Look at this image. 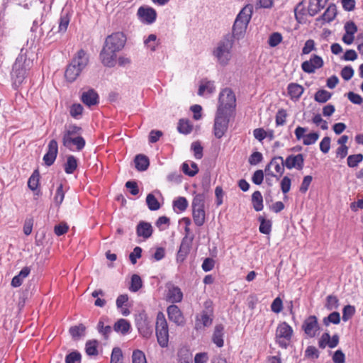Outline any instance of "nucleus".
Listing matches in <instances>:
<instances>
[{
  "mask_svg": "<svg viewBox=\"0 0 363 363\" xmlns=\"http://www.w3.org/2000/svg\"><path fill=\"white\" fill-rule=\"evenodd\" d=\"M26 52L27 50L22 48L13 65L11 79L13 86L16 89L23 82L27 77L28 72L33 65V61L27 57Z\"/></svg>",
  "mask_w": 363,
  "mask_h": 363,
  "instance_id": "obj_1",
  "label": "nucleus"
},
{
  "mask_svg": "<svg viewBox=\"0 0 363 363\" xmlns=\"http://www.w3.org/2000/svg\"><path fill=\"white\" fill-rule=\"evenodd\" d=\"M234 43L233 36L228 33L218 42L214 48L213 55L216 59V62L221 66L228 65L231 60Z\"/></svg>",
  "mask_w": 363,
  "mask_h": 363,
  "instance_id": "obj_2",
  "label": "nucleus"
},
{
  "mask_svg": "<svg viewBox=\"0 0 363 363\" xmlns=\"http://www.w3.org/2000/svg\"><path fill=\"white\" fill-rule=\"evenodd\" d=\"M82 130V128L76 125L66 126L62 135V145L71 151L83 150L86 142L81 136Z\"/></svg>",
  "mask_w": 363,
  "mask_h": 363,
  "instance_id": "obj_3",
  "label": "nucleus"
},
{
  "mask_svg": "<svg viewBox=\"0 0 363 363\" xmlns=\"http://www.w3.org/2000/svg\"><path fill=\"white\" fill-rule=\"evenodd\" d=\"M155 333L160 346L163 348L167 347L169 343V328L162 312H159L157 315Z\"/></svg>",
  "mask_w": 363,
  "mask_h": 363,
  "instance_id": "obj_4",
  "label": "nucleus"
},
{
  "mask_svg": "<svg viewBox=\"0 0 363 363\" xmlns=\"http://www.w3.org/2000/svg\"><path fill=\"white\" fill-rule=\"evenodd\" d=\"M231 115L227 112H223L220 108L217 109L213 125V134L216 138H221L227 132Z\"/></svg>",
  "mask_w": 363,
  "mask_h": 363,
  "instance_id": "obj_5",
  "label": "nucleus"
},
{
  "mask_svg": "<svg viewBox=\"0 0 363 363\" xmlns=\"http://www.w3.org/2000/svg\"><path fill=\"white\" fill-rule=\"evenodd\" d=\"M236 99L233 91L229 88L223 89L218 99V106L217 109H221L223 112L232 114L236 106Z\"/></svg>",
  "mask_w": 363,
  "mask_h": 363,
  "instance_id": "obj_6",
  "label": "nucleus"
},
{
  "mask_svg": "<svg viewBox=\"0 0 363 363\" xmlns=\"http://www.w3.org/2000/svg\"><path fill=\"white\" fill-rule=\"evenodd\" d=\"M292 328L286 322H282L278 325L276 333L275 341L279 346L283 349H286L291 342L293 335Z\"/></svg>",
  "mask_w": 363,
  "mask_h": 363,
  "instance_id": "obj_7",
  "label": "nucleus"
},
{
  "mask_svg": "<svg viewBox=\"0 0 363 363\" xmlns=\"http://www.w3.org/2000/svg\"><path fill=\"white\" fill-rule=\"evenodd\" d=\"M206 310L203 311L199 315L196 316L195 328L201 330L205 327L210 326L212 324L213 308L211 303H205Z\"/></svg>",
  "mask_w": 363,
  "mask_h": 363,
  "instance_id": "obj_8",
  "label": "nucleus"
},
{
  "mask_svg": "<svg viewBox=\"0 0 363 363\" xmlns=\"http://www.w3.org/2000/svg\"><path fill=\"white\" fill-rule=\"evenodd\" d=\"M125 41V35L121 32H116L107 36L104 45L118 52L123 48Z\"/></svg>",
  "mask_w": 363,
  "mask_h": 363,
  "instance_id": "obj_9",
  "label": "nucleus"
},
{
  "mask_svg": "<svg viewBox=\"0 0 363 363\" xmlns=\"http://www.w3.org/2000/svg\"><path fill=\"white\" fill-rule=\"evenodd\" d=\"M302 329L307 336L314 337L320 330L318 318L315 315H310L305 319Z\"/></svg>",
  "mask_w": 363,
  "mask_h": 363,
  "instance_id": "obj_10",
  "label": "nucleus"
},
{
  "mask_svg": "<svg viewBox=\"0 0 363 363\" xmlns=\"http://www.w3.org/2000/svg\"><path fill=\"white\" fill-rule=\"evenodd\" d=\"M117 52L104 45L99 57L101 63L107 67H113L116 64Z\"/></svg>",
  "mask_w": 363,
  "mask_h": 363,
  "instance_id": "obj_11",
  "label": "nucleus"
},
{
  "mask_svg": "<svg viewBox=\"0 0 363 363\" xmlns=\"http://www.w3.org/2000/svg\"><path fill=\"white\" fill-rule=\"evenodd\" d=\"M323 64V60L320 56L313 55L309 60L304 61L301 64V69L303 72L311 74L314 73L315 69L321 68Z\"/></svg>",
  "mask_w": 363,
  "mask_h": 363,
  "instance_id": "obj_12",
  "label": "nucleus"
},
{
  "mask_svg": "<svg viewBox=\"0 0 363 363\" xmlns=\"http://www.w3.org/2000/svg\"><path fill=\"white\" fill-rule=\"evenodd\" d=\"M306 131V128L298 126L294 131L296 139L299 140L303 138V143L305 145H310L315 143L319 138V134L317 133H311L305 135Z\"/></svg>",
  "mask_w": 363,
  "mask_h": 363,
  "instance_id": "obj_13",
  "label": "nucleus"
},
{
  "mask_svg": "<svg viewBox=\"0 0 363 363\" xmlns=\"http://www.w3.org/2000/svg\"><path fill=\"white\" fill-rule=\"evenodd\" d=\"M58 153V144L55 140H51L48 145V151L43 156V161L47 166H51L55 161Z\"/></svg>",
  "mask_w": 363,
  "mask_h": 363,
  "instance_id": "obj_14",
  "label": "nucleus"
},
{
  "mask_svg": "<svg viewBox=\"0 0 363 363\" xmlns=\"http://www.w3.org/2000/svg\"><path fill=\"white\" fill-rule=\"evenodd\" d=\"M283 164L289 169L295 168L301 170L304 166V157L302 154L290 155L286 158Z\"/></svg>",
  "mask_w": 363,
  "mask_h": 363,
  "instance_id": "obj_15",
  "label": "nucleus"
},
{
  "mask_svg": "<svg viewBox=\"0 0 363 363\" xmlns=\"http://www.w3.org/2000/svg\"><path fill=\"white\" fill-rule=\"evenodd\" d=\"M193 240V238H183L177 255V261L178 262H182L185 259L191 250Z\"/></svg>",
  "mask_w": 363,
  "mask_h": 363,
  "instance_id": "obj_16",
  "label": "nucleus"
},
{
  "mask_svg": "<svg viewBox=\"0 0 363 363\" xmlns=\"http://www.w3.org/2000/svg\"><path fill=\"white\" fill-rule=\"evenodd\" d=\"M169 319L177 325H184L185 320L179 308L174 305H170L167 309Z\"/></svg>",
  "mask_w": 363,
  "mask_h": 363,
  "instance_id": "obj_17",
  "label": "nucleus"
},
{
  "mask_svg": "<svg viewBox=\"0 0 363 363\" xmlns=\"http://www.w3.org/2000/svg\"><path fill=\"white\" fill-rule=\"evenodd\" d=\"M137 14L143 22L148 24L154 23L157 17L156 11L150 7H140Z\"/></svg>",
  "mask_w": 363,
  "mask_h": 363,
  "instance_id": "obj_18",
  "label": "nucleus"
},
{
  "mask_svg": "<svg viewBox=\"0 0 363 363\" xmlns=\"http://www.w3.org/2000/svg\"><path fill=\"white\" fill-rule=\"evenodd\" d=\"M71 62L83 71L89 64V55L84 50L81 49L77 52Z\"/></svg>",
  "mask_w": 363,
  "mask_h": 363,
  "instance_id": "obj_19",
  "label": "nucleus"
},
{
  "mask_svg": "<svg viewBox=\"0 0 363 363\" xmlns=\"http://www.w3.org/2000/svg\"><path fill=\"white\" fill-rule=\"evenodd\" d=\"M183 293L180 288L172 284H167V301L172 303H179L182 301Z\"/></svg>",
  "mask_w": 363,
  "mask_h": 363,
  "instance_id": "obj_20",
  "label": "nucleus"
},
{
  "mask_svg": "<svg viewBox=\"0 0 363 363\" xmlns=\"http://www.w3.org/2000/svg\"><path fill=\"white\" fill-rule=\"evenodd\" d=\"M81 100L85 105L91 106L99 103V95L94 89H89L82 93Z\"/></svg>",
  "mask_w": 363,
  "mask_h": 363,
  "instance_id": "obj_21",
  "label": "nucleus"
},
{
  "mask_svg": "<svg viewBox=\"0 0 363 363\" xmlns=\"http://www.w3.org/2000/svg\"><path fill=\"white\" fill-rule=\"evenodd\" d=\"M152 231L151 224L145 221H140L136 228L137 235L138 237H143L144 239H147L151 237Z\"/></svg>",
  "mask_w": 363,
  "mask_h": 363,
  "instance_id": "obj_22",
  "label": "nucleus"
},
{
  "mask_svg": "<svg viewBox=\"0 0 363 363\" xmlns=\"http://www.w3.org/2000/svg\"><path fill=\"white\" fill-rule=\"evenodd\" d=\"M288 94L293 101H298L304 91L303 87L297 83H290L287 86Z\"/></svg>",
  "mask_w": 363,
  "mask_h": 363,
  "instance_id": "obj_23",
  "label": "nucleus"
},
{
  "mask_svg": "<svg viewBox=\"0 0 363 363\" xmlns=\"http://www.w3.org/2000/svg\"><path fill=\"white\" fill-rule=\"evenodd\" d=\"M328 0H309L308 8V14L311 16H315L327 4Z\"/></svg>",
  "mask_w": 363,
  "mask_h": 363,
  "instance_id": "obj_24",
  "label": "nucleus"
},
{
  "mask_svg": "<svg viewBox=\"0 0 363 363\" xmlns=\"http://www.w3.org/2000/svg\"><path fill=\"white\" fill-rule=\"evenodd\" d=\"M82 72L81 69L71 62L67 67L65 76L67 81L72 82L80 75Z\"/></svg>",
  "mask_w": 363,
  "mask_h": 363,
  "instance_id": "obj_25",
  "label": "nucleus"
},
{
  "mask_svg": "<svg viewBox=\"0 0 363 363\" xmlns=\"http://www.w3.org/2000/svg\"><path fill=\"white\" fill-rule=\"evenodd\" d=\"M247 25L245 24L242 22H240V20H235L234 24L233 26V30L231 35L233 36V40L235 39H240L242 38L245 34Z\"/></svg>",
  "mask_w": 363,
  "mask_h": 363,
  "instance_id": "obj_26",
  "label": "nucleus"
},
{
  "mask_svg": "<svg viewBox=\"0 0 363 363\" xmlns=\"http://www.w3.org/2000/svg\"><path fill=\"white\" fill-rule=\"evenodd\" d=\"M224 327L223 325H216L212 337L213 343L218 347H222L224 345L223 335Z\"/></svg>",
  "mask_w": 363,
  "mask_h": 363,
  "instance_id": "obj_27",
  "label": "nucleus"
},
{
  "mask_svg": "<svg viewBox=\"0 0 363 363\" xmlns=\"http://www.w3.org/2000/svg\"><path fill=\"white\" fill-rule=\"evenodd\" d=\"M252 14V6L247 5L239 12L236 17V20H240V22H242L246 25L250 23Z\"/></svg>",
  "mask_w": 363,
  "mask_h": 363,
  "instance_id": "obj_28",
  "label": "nucleus"
},
{
  "mask_svg": "<svg viewBox=\"0 0 363 363\" xmlns=\"http://www.w3.org/2000/svg\"><path fill=\"white\" fill-rule=\"evenodd\" d=\"M337 15L336 6L330 4L325 12L317 20H322L325 23H330L334 20Z\"/></svg>",
  "mask_w": 363,
  "mask_h": 363,
  "instance_id": "obj_29",
  "label": "nucleus"
},
{
  "mask_svg": "<svg viewBox=\"0 0 363 363\" xmlns=\"http://www.w3.org/2000/svg\"><path fill=\"white\" fill-rule=\"evenodd\" d=\"M30 272V269L28 267H23L18 274L16 275L11 280V286L13 287L20 286L25 278H26Z\"/></svg>",
  "mask_w": 363,
  "mask_h": 363,
  "instance_id": "obj_30",
  "label": "nucleus"
},
{
  "mask_svg": "<svg viewBox=\"0 0 363 363\" xmlns=\"http://www.w3.org/2000/svg\"><path fill=\"white\" fill-rule=\"evenodd\" d=\"M134 162L135 168L140 172L145 171L150 164L148 157L140 154L135 156Z\"/></svg>",
  "mask_w": 363,
  "mask_h": 363,
  "instance_id": "obj_31",
  "label": "nucleus"
},
{
  "mask_svg": "<svg viewBox=\"0 0 363 363\" xmlns=\"http://www.w3.org/2000/svg\"><path fill=\"white\" fill-rule=\"evenodd\" d=\"M77 167V160L73 155H69L67 162L65 164V172L68 174H72Z\"/></svg>",
  "mask_w": 363,
  "mask_h": 363,
  "instance_id": "obj_32",
  "label": "nucleus"
},
{
  "mask_svg": "<svg viewBox=\"0 0 363 363\" xmlns=\"http://www.w3.org/2000/svg\"><path fill=\"white\" fill-rule=\"evenodd\" d=\"M252 201L253 207L256 211H260L263 209V199L259 191H255L252 195Z\"/></svg>",
  "mask_w": 363,
  "mask_h": 363,
  "instance_id": "obj_33",
  "label": "nucleus"
},
{
  "mask_svg": "<svg viewBox=\"0 0 363 363\" xmlns=\"http://www.w3.org/2000/svg\"><path fill=\"white\" fill-rule=\"evenodd\" d=\"M193 219L197 226H201L205 223L204 208L193 209Z\"/></svg>",
  "mask_w": 363,
  "mask_h": 363,
  "instance_id": "obj_34",
  "label": "nucleus"
},
{
  "mask_svg": "<svg viewBox=\"0 0 363 363\" xmlns=\"http://www.w3.org/2000/svg\"><path fill=\"white\" fill-rule=\"evenodd\" d=\"M285 160H284L281 156H277L272 158L270 162L271 166L274 167L275 171L281 175L284 172L285 164H283Z\"/></svg>",
  "mask_w": 363,
  "mask_h": 363,
  "instance_id": "obj_35",
  "label": "nucleus"
},
{
  "mask_svg": "<svg viewBox=\"0 0 363 363\" xmlns=\"http://www.w3.org/2000/svg\"><path fill=\"white\" fill-rule=\"evenodd\" d=\"M332 96V94L325 89H319L314 95L315 101L324 104L327 102Z\"/></svg>",
  "mask_w": 363,
  "mask_h": 363,
  "instance_id": "obj_36",
  "label": "nucleus"
},
{
  "mask_svg": "<svg viewBox=\"0 0 363 363\" xmlns=\"http://www.w3.org/2000/svg\"><path fill=\"white\" fill-rule=\"evenodd\" d=\"M137 327L140 334L145 338L148 339L150 337L152 333L151 328L145 321L140 322L137 323Z\"/></svg>",
  "mask_w": 363,
  "mask_h": 363,
  "instance_id": "obj_37",
  "label": "nucleus"
},
{
  "mask_svg": "<svg viewBox=\"0 0 363 363\" xmlns=\"http://www.w3.org/2000/svg\"><path fill=\"white\" fill-rule=\"evenodd\" d=\"M130 328V323L125 319L118 320L114 325V330L116 332H121L122 334L127 333Z\"/></svg>",
  "mask_w": 363,
  "mask_h": 363,
  "instance_id": "obj_38",
  "label": "nucleus"
},
{
  "mask_svg": "<svg viewBox=\"0 0 363 363\" xmlns=\"http://www.w3.org/2000/svg\"><path fill=\"white\" fill-rule=\"evenodd\" d=\"M258 220L260 222L259 232L262 234L269 235L272 230V222L269 220H266L262 216H259Z\"/></svg>",
  "mask_w": 363,
  "mask_h": 363,
  "instance_id": "obj_39",
  "label": "nucleus"
},
{
  "mask_svg": "<svg viewBox=\"0 0 363 363\" xmlns=\"http://www.w3.org/2000/svg\"><path fill=\"white\" fill-rule=\"evenodd\" d=\"M325 307L328 311L337 309L339 307V300L337 297L334 295L328 296Z\"/></svg>",
  "mask_w": 363,
  "mask_h": 363,
  "instance_id": "obj_40",
  "label": "nucleus"
},
{
  "mask_svg": "<svg viewBox=\"0 0 363 363\" xmlns=\"http://www.w3.org/2000/svg\"><path fill=\"white\" fill-rule=\"evenodd\" d=\"M40 174L38 170H35L28 181V186L32 191L38 189L39 184Z\"/></svg>",
  "mask_w": 363,
  "mask_h": 363,
  "instance_id": "obj_41",
  "label": "nucleus"
},
{
  "mask_svg": "<svg viewBox=\"0 0 363 363\" xmlns=\"http://www.w3.org/2000/svg\"><path fill=\"white\" fill-rule=\"evenodd\" d=\"M323 322L326 326L329 325L330 323L339 324L340 322V315L337 311L332 312L327 317L323 318Z\"/></svg>",
  "mask_w": 363,
  "mask_h": 363,
  "instance_id": "obj_42",
  "label": "nucleus"
},
{
  "mask_svg": "<svg viewBox=\"0 0 363 363\" xmlns=\"http://www.w3.org/2000/svg\"><path fill=\"white\" fill-rule=\"evenodd\" d=\"M295 18L298 23H302L306 15L303 1L299 2L294 9Z\"/></svg>",
  "mask_w": 363,
  "mask_h": 363,
  "instance_id": "obj_43",
  "label": "nucleus"
},
{
  "mask_svg": "<svg viewBox=\"0 0 363 363\" xmlns=\"http://www.w3.org/2000/svg\"><path fill=\"white\" fill-rule=\"evenodd\" d=\"M363 160V155L361 153L354 154L350 155L347 159V165L354 168L358 166V164Z\"/></svg>",
  "mask_w": 363,
  "mask_h": 363,
  "instance_id": "obj_44",
  "label": "nucleus"
},
{
  "mask_svg": "<svg viewBox=\"0 0 363 363\" xmlns=\"http://www.w3.org/2000/svg\"><path fill=\"white\" fill-rule=\"evenodd\" d=\"M98 342L96 340H89L86 343L85 350L86 353L89 356H96L98 354L97 350Z\"/></svg>",
  "mask_w": 363,
  "mask_h": 363,
  "instance_id": "obj_45",
  "label": "nucleus"
},
{
  "mask_svg": "<svg viewBox=\"0 0 363 363\" xmlns=\"http://www.w3.org/2000/svg\"><path fill=\"white\" fill-rule=\"evenodd\" d=\"M146 203L150 211H157L160 208V204L152 194H147Z\"/></svg>",
  "mask_w": 363,
  "mask_h": 363,
  "instance_id": "obj_46",
  "label": "nucleus"
},
{
  "mask_svg": "<svg viewBox=\"0 0 363 363\" xmlns=\"http://www.w3.org/2000/svg\"><path fill=\"white\" fill-rule=\"evenodd\" d=\"M177 130L182 134L187 135L192 130V125L186 120L181 119L179 121Z\"/></svg>",
  "mask_w": 363,
  "mask_h": 363,
  "instance_id": "obj_47",
  "label": "nucleus"
},
{
  "mask_svg": "<svg viewBox=\"0 0 363 363\" xmlns=\"http://www.w3.org/2000/svg\"><path fill=\"white\" fill-rule=\"evenodd\" d=\"M132 363H147L145 353L140 350H134L132 354Z\"/></svg>",
  "mask_w": 363,
  "mask_h": 363,
  "instance_id": "obj_48",
  "label": "nucleus"
},
{
  "mask_svg": "<svg viewBox=\"0 0 363 363\" xmlns=\"http://www.w3.org/2000/svg\"><path fill=\"white\" fill-rule=\"evenodd\" d=\"M69 21H70V18L67 13L62 14L60 18L58 32L65 33L67 29Z\"/></svg>",
  "mask_w": 363,
  "mask_h": 363,
  "instance_id": "obj_49",
  "label": "nucleus"
},
{
  "mask_svg": "<svg viewBox=\"0 0 363 363\" xmlns=\"http://www.w3.org/2000/svg\"><path fill=\"white\" fill-rule=\"evenodd\" d=\"M355 313V307L352 305H347L342 309V320L346 322L350 320Z\"/></svg>",
  "mask_w": 363,
  "mask_h": 363,
  "instance_id": "obj_50",
  "label": "nucleus"
},
{
  "mask_svg": "<svg viewBox=\"0 0 363 363\" xmlns=\"http://www.w3.org/2000/svg\"><path fill=\"white\" fill-rule=\"evenodd\" d=\"M173 206L174 208L178 209L180 212L184 211L188 206V201L184 197H179L173 202Z\"/></svg>",
  "mask_w": 363,
  "mask_h": 363,
  "instance_id": "obj_51",
  "label": "nucleus"
},
{
  "mask_svg": "<svg viewBox=\"0 0 363 363\" xmlns=\"http://www.w3.org/2000/svg\"><path fill=\"white\" fill-rule=\"evenodd\" d=\"M65 198V193L63 191V185L60 184L56 190L55 195L54 196V203L56 206H59L63 201Z\"/></svg>",
  "mask_w": 363,
  "mask_h": 363,
  "instance_id": "obj_52",
  "label": "nucleus"
},
{
  "mask_svg": "<svg viewBox=\"0 0 363 363\" xmlns=\"http://www.w3.org/2000/svg\"><path fill=\"white\" fill-rule=\"evenodd\" d=\"M204 202L205 197L203 194H197L196 195L192 201V208L193 209H199L204 208Z\"/></svg>",
  "mask_w": 363,
  "mask_h": 363,
  "instance_id": "obj_53",
  "label": "nucleus"
},
{
  "mask_svg": "<svg viewBox=\"0 0 363 363\" xmlns=\"http://www.w3.org/2000/svg\"><path fill=\"white\" fill-rule=\"evenodd\" d=\"M85 326L82 324L75 325L69 328V333L73 337H79L84 335L85 332Z\"/></svg>",
  "mask_w": 363,
  "mask_h": 363,
  "instance_id": "obj_54",
  "label": "nucleus"
},
{
  "mask_svg": "<svg viewBox=\"0 0 363 363\" xmlns=\"http://www.w3.org/2000/svg\"><path fill=\"white\" fill-rule=\"evenodd\" d=\"M142 286L143 282L140 277L138 274H133L131 277L130 290L134 292L138 291Z\"/></svg>",
  "mask_w": 363,
  "mask_h": 363,
  "instance_id": "obj_55",
  "label": "nucleus"
},
{
  "mask_svg": "<svg viewBox=\"0 0 363 363\" xmlns=\"http://www.w3.org/2000/svg\"><path fill=\"white\" fill-rule=\"evenodd\" d=\"M82 355L77 351L68 354L65 357V363H81Z\"/></svg>",
  "mask_w": 363,
  "mask_h": 363,
  "instance_id": "obj_56",
  "label": "nucleus"
},
{
  "mask_svg": "<svg viewBox=\"0 0 363 363\" xmlns=\"http://www.w3.org/2000/svg\"><path fill=\"white\" fill-rule=\"evenodd\" d=\"M123 354L119 347H114L112 350L110 363H122Z\"/></svg>",
  "mask_w": 363,
  "mask_h": 363,
  "instance_id": "obj_57",
  "label": "nucleus"
},
{
  "mask_svg": "<svg viewBox=\"0 0 363 363\" xmlns=\"http://www.w3.org/2000/svg\"><path fill=\"white\" fill-rule=\"evenodd\" d=\"M191 149L194 152V155L196 159L200 160L203 157V147L198 141L192 143Z\"/></svg>",
  "mask_w": 363,
  "mask_h": 363,
  "instance_id": "obj_58",
  "label": "nucleus"
},
{
  "mask_svg": "<svg viewBox=\"0 0 363 363\" xmlns=\"http://www.w3.org/2000/svg\"><path fill=\"white\" fill-rule=\"evenodd\" d=\"M282 40V36L279 33H273L270 35L268 43L270 47H276L278 45Z\"/></svg>",
  "mask_w": 363,
  "mask_h": 363,
  "instance_id": "obj_59",
  "label": "nucleus"
},
{
  "mask_svg": "<svg viewBox=\"0 0 363 363\" xmlns=\"http://www.w3.org/2000/svg\"><path fill=\"white\" fill-rule=\"evenodd\" d=\"M287 113L285 109L278 110L276 115V124L277 125H284L286 123Z\"/></svg>",
  "mask_w": 363,
  "mask_h": 363,
  "instance_id": "obj_60",
  "label": "nucleus"
},
{
  "mask_svg": "<svg viewBox=\"0 0 363 363\" xmlns=\"http://www.w3.org/2000/svg\"><path fill=\"white\" fill-rule=\"evenodd\" d=\"M83 109V106L80 104H74L71 106L69 113L73 118H77L82 114Z\"/></svg>",
  "mask_w": 363,
  "mask_h": 363,
  "instance_id": "obj_61",
  "label": "nucleus"
},
{
  "mask_svg": "<svg viewBox=\"0 0 363 363\" xmlns=\"http://www.w3.org/2000/svg\"><path fill=\"white\" fill-rule=\"evenodd\" d=\"M312 121L316 125H318V126L320 125L322 130H328V125L327 121L323 120L320 114H319V113L315 114L313 116Z\"/></svg>",
  "mask_w": 363,
  "mask_h": 363,
  "instance_id": "obj_62",
  "label": "nucleus"
},
{
  "mask_svg": "<svg viewBox=\"0 0 363 363\" xmlns=\"http://www.w3.org/2000/svg\"><path fill=\"white\" fill-rule=\"evenodd\" d=\"M305 357L311 359H318L319 357V351L314 346H308L305 350Z\"/></svg>",
  "mask_w": 363,
  "mask_h": 363,
  "instance_id": "obj_63",
  "label": "nucleus"
},
{
  "mask_svg": "<svg viewBox=\"0 0 363 363\" xmlns=\"http://www.w3.org/2000/svg\"><path fill=\"white\" fill-rule=\"evenodd\" d=\"M341 77L345 80H350L354 75V69L351 66H345L340 72Z\"/></svg>",
  "mask_w": 363,
  "mask_h": 363,
  "instance_id": "obj_64",
  "label": "nucleus"
}]
</instances>
